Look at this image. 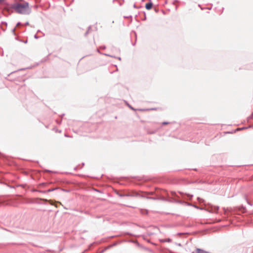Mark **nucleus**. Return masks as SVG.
<instances>
[{
	"mask_svg": "<svg viewBox=\"0 0 253 253\" xmlns=\"http://www.w3.org/2000/svg\"><path fill=\"white\" fill-rule=\"evenodd\" d=\"M152 6L153 3L151 2H150L146 4L145 8L148 10H150L152 7Z\"/></svg>",
	"mask_w": 253,
	"mask_h": 253,
	"instance_id": "nucleus-4",
	"label": "nucleus"
},
{
	"mask_svg": "<svg viewBox=\"0 0 253 253\" xmlns=\"http://www.w3.org/2000/svg\"><path fill=\"white\" fill-rule=\"evenodd\" d=\"M169 123L168 122H163L162 124L164 125H167Z\"/></svg>",
	"mask_w": 253,
	"mask_h": 253,
	"instance_id": "nucleus-10",
	"label": "nucleus"
},
{
	"mask_svg": "<svg viewBox=\"0 0 253 253\" xmlns=\"http://www.w3.org/2000/svg\"><path fill=\"white\" fill-rule=\"evenodd\" d=\"M245 128H247V127H242V128H240L239 129H238L239 130H242V129H245Z\"/></svg>",
	"mask_w": 253,
	"mask_h": 253,
	"instance_id": "nucleus-15",
	"label": "nucleus"
},
{
	"mask_svg": "<svg viewBox=\"0 0 253 253\" xmlns=\"http://www.w3.org/2000/svg\"><path fill=\"white\" fill-rule=\"evenodd\" d=\"M90 28H91L90 26L88 27L87 31L85 32V33L84 34L85 36H86V35L88 34Z\"/></svg>",
	"mask_w": 253,
	"mask_h": 253,
	"instance_id": "nucleus-6",
	"label": "nucleus"
},
{
	"mask_svg": "<svg viewBox=\"0 0 253 253\" xmlns=\"http://www.w3.org/2000/svg\"><path fill=\"white\" fill-rule=\"evenodd\" d=\"M129 108H131L132 110H134V109H133L132 107H131L130 106H129Z\"/></svg>",
	"mask_w": 253,
	"mask_h": 253,
	"instance_id": "nucleus-20",
	"label": "nucleus"
},
{
	"mask_svg": "<svg viewBox=\"0 0 253 253\" xmlns=\"http://www.w3.org/2000/svg\"><path fill=\"white\" fill-rule=\"evenodd\" d=\"M24 43H27V41H24Z\"/></svg>",
	"mask_w": 253,
	"mask_h": 253,
	"instance_id": "nucleus-24",
	"label": "nucleus"
},
{
	"mask_svg": "<svg viewBox=\"0 0 253 253\" xmlns=\"http://www.w3.org/2000/svg\"><path fill=\"white\" fill-rule=\"evenodd\" d=\"M21 25V23L20 22H18V23H17V24H16V26H20V25Z\"/></svg>",
	"mask_w": 253,
	"mask_h": 253,
	"instance_id": "nucleus-12",
	"label": "nucleus"
},
{
	"mask_svg": "<svg viewBox=\"0 0 253 253\" xmlns=\"http://www.w3.org/2000/svg\"><path fill=\"white\" fill-rule=\"evenodd\" d=\"M117 58H118L119 60H121V57H117Z\"/></svg>",
	"mask_w": 253,
	"mask_h": 253,
	"instance_id": "nucleus-19",
	"label": "nucleus"
},
{
	"mask_svg": "<svg viewBox=\"0 0 253 253\" xmlns=\"http://www.w3.org/2000/svg\"><path fill=\"white\" fill-rule=\"evenodd\" d=\"M153 109H154L151 108V109H148V110H153Z\"/></svg>",
	"mask_w": 253,
	"mask_h": 253,
	"instance_id": "nucleus-26",
	"label": "nucleus"
},
{
	"mask_svg": "<svg viewBox=\"0 0 253 253\" xmlns=\"http://www.w3.org/2000/svg\"><path fill=\"white\" fill-rule=\"evenodd\" d=\"M11 7L17 13L21 14L28 15L31 12V9L29 7V4L28 2H25L23 3H15L11 5Z\"/></svg>",
	"mask_w": 253,
	"mask_h": 253,
	"instance_id": "nucleus-1",
	"label": "nucleus"
},
{
	"mask_svg": "<svg viewBox=\"0 0 253 253\" xmlns=\"http://www.w3.org/2000/svg\"><path fill=\"white\" fill-rule=\"evenodd\" d=\"M15 31V28H14V29H12V32L13 33H14Z\"/></svg>",
	"mask_w": 253,
	"mask_h": 253,
	"instance_id": "nucleus-17",
	"label": "nucleus"
},
{
	"mask_svg": "<svg viewBox=\"0 0 253 253\" xmlns=\"http://www.w3.org/2000/svg\"><path fill=\"white\" fill-rule=\"evenodd\" d=\"M55 189H54V188H53V189H48V190L46 191V192H52V191H54Z\"/></svg>",
	"mask_w": 253,
	"mask_h": 253,
	"instance_id": "nucleus-9",
	"label": "nucleus"
},
{
	"mask_svg": "<svg viewBox=\"0 0 253 253\" xmlns=\"http://www.w3.org/2000/svg\"><path fill=\"white\" fill-rule=\"evenodd\" d=\"M133 7L134 8H137V7H136V5L135 4L133 5Z\"/></svg>",
	"mask_w": 253,
	"mask_h": 253,
	"instance_id": "nucleus-18",
	"label": "nucleus"
},
{
	"mask_svg": "<svg viewBox=\"0 0 253 253\" xmlns=\"http://www.w3.org/2000/svg\"><path fill=\"white\" fill-rule=\"evenodd\" d=\"M4 0H0V3L2 1H4Z\"/></svg>",
	"mask_w": 253,
	"mask_h": 253,
	"instance_id": "nucleus-21",
	"label": "nucleus"
},
{
	"mask_svg": "<svg viewBox=\"0 0 253 253\" xmlns=\"http://www.w3.org/2000/svg\"><path fill=\"white\" fill-rule=\"evenodd\" d=\"M104 55H105V56H109V57H111L116 58L115 56H113V55H111L108 54H104Z\"/></svg>",
	"mask_w": 253,
	"mask_h": 253,
	"instance_id": "nucleus-7",
	"label": "nucleus"
},
{
	"mask_svg": "<svg viewBox=\"0 0 253 253\" xmlns=\"http://www.w3.org/2000/svg\"><path fill=\"white\" fill-rule=\"evenodd\" d=\"M197 199H198V201H199V202H204V200H203V199H202V198H201L198 197V198H197Z\"/></svg>",
	"mask_w": 253,
	"mask_h": 253,
	"instance_id": "nucleus-8",
	"label": "nucleus"
},
{
	"mask_svg": "<svg viewBox=\"0 0 253 253\" xmlns=\"http://www.w3.org/2000/svg\"><path fill=\"white\" fill-rule=\"evenodd\" d=\"M189 195V196L191 198L193 197V195Z\"/></svg>",
	"mask_w": 253,
	"mask_h": 253,
	"instance_id": "nucleus-23",
	"label": "nucleus"
},
{
	"mask_svg": "<svg viewBox=\"0 0 253 253\" xmlns=\"http://www.w3.org/2000/svg\"><path fill=\"white\" fill-rule=\"evenodd\" d=\"M34 38H35L36 39H39V36H38L37 35H35L34 36Z\"/></svg>",
	"mask_w": 253,
	"mask_h": 253,
	"instance_id": "nucleus-11",
	"label": "nucleus"
},
{
	"mask_svg": "<svg viewBox=\"0 0 253 253\" xmlns=\"http://www.w3.org/2000/svg\"><path fill=\"white\" fill-rule=\"evenodd\" d=\"M46 171L47 172H51L50 170H46Z\"/></svg>",
	"mask_w": 253,
	"mask_h": 253,
	"instance_id": "nucleus-22",
	"label": "nucleus"
},
{
	"mask_svg": "<svg viewBox=\"0 0 253 253\" xmlns=\"http://www.w3.org/2000/svg\"><path fill=\"white\" fill-rule=\"evenodd\" d=\"M161 241L162 242H171V239H170V238H168V239H163V240H161Z\"/></svg>",
	"mask_w": 253,
	"mask_h": 253,
	"instance_id": "nucleus-5",
	"label": "nucleus"
},
{
	"mask_svg": "<svg viewBox=\"0 0 253 253\" xmlns=\"http://www.w3.org/2000/svg\"><path fill=\"white\" fill-rule=\"evenodd\" d=\"M29 25V23L28 22H27L25 23V25Z\"/></svg>",
	"mask_w": 253,
	"mask_h": 253,
	"instance_id": "nucleus-14",
	"label": "nucleus"
},
{
	"mask_svg": "<svg viewBox=\"0 0 253 253\" xmlns=\"http://www.w3.org/2000/svg\"><path fill=\"white\" fill-rule=\"evenodd\" d=\"M219 209V207H215V211H217Z\"/></svg>",
	"mask_w": 253,
	"mask_h": 253,
	"instance_id": "nucleus-13",
	"label": "nucleus"
},
{
	"mask_svg": "<svg viewBox=\"0 0 253 253\" xmlns=\"http://www.w3.org/2000/svg\"><path fill=\"white\" fill-rule=\"evenodd\" d=\"M100 48L102 49H105L106 47L105 46H104L103 47H101Z\"/></svg>",
	"mask_w": 253,
	"mask_h": 253,
	"instance_id": "nucleus-16",
	"label": "nucleus"
},
{
	"mask_svg": "<svg viewBox=\"0 0 253 253\" xmlns=\"http://www.w3.org/2000/svg\"><path fill=\"white\" fill-rule=\"evenodd\" d=\"M116 193L117 195H118L120 197H137V196H139V195L136 192H132L131 193H127V194H121V193H120L118 191H117V192H116Z\"/></svg>",
	"mask_w": 253,
	"mask_h": 253,
	"instance_id": "nucleus-2",
	"label": "nucleus"
},
{
	"mask_svg": "<svg viewBox=\"0 0 253 253\" xmlns=\"http://www.w3.org/2000/svg\"><path fill=\"white\" fill-rule=\"evenodd\" d=\"M193 253H210L200 249H197Z\"/></svg>",
	"mask_w": 253,
	"mask_h": 253,
	"instance_id": "nucleus-3",
	"label": "nucleus"
},
{
	"mask_svg": "<svg viewBox=\"0 0 253 253\" xmlns=\"http://www.w3.org/2000/svg\"><path fill=\"white\" fill-rule=\"evenodd\" d=\"M24 69H20L19 70H24Z\"/></svg>",
	"mask_w": 253,
	"mask_h": 253,
	"instance_id": "nucleus-25",
	"label": "nucleus"
}]
</instances>
